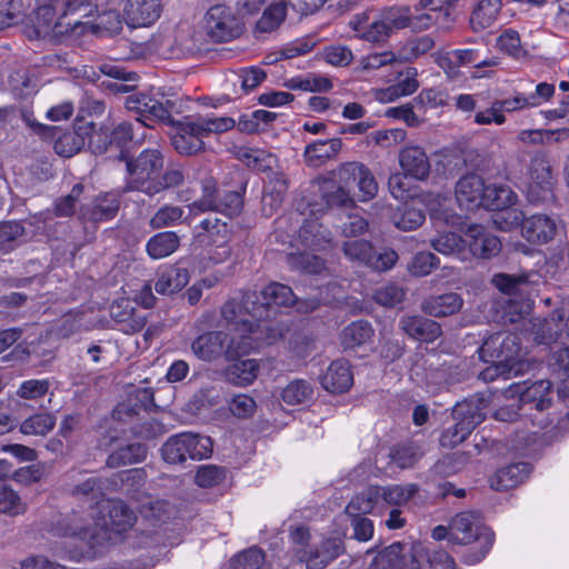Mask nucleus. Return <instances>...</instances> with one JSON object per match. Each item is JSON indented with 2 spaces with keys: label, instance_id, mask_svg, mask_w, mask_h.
<instances>
[{
  "label": "nucleus",
  "instance_id": "1",
  "mask_svg": "<svg viewBox=\"0 0 569 569\" xmlns=\"http://www.w3.org/2000/svg\"><path fill=\"white\" fill-rule=\"evenodd\" d=\"M233 325L238 331V337H229V333L223 331H209L197 337L192 345L191 350L193 355L203 361H214L221 356L232 359L240 355H246L251 350L258 349L264 345H272L282 338V329L273 328L269 323H264V329L268 331L262 336L261 326L258 325L257 329L243 327L242 325Z\"/></svg>",
  "mask_w": 569,
  "mask_h": 569
},
{
  "label": "nucleus",
  "instance_id": "2",
  "mask_svg": "<svg viewBox=\"0 0 569 569\" xmlns=\"http://www.w3.org/2000/svg\"><path fill=\"white\" fill-rule=\"evenodd\" d=\"M261 301L258 302V297L246 295L242 305L236 301H228L221 310V315L227 322L234 325H242L243 327L252 326L257 329L258 325L261 326L262 336L268 331L264 329V323L271 325L273 328H281L282 335L284 333V326L279 321L269 320L271 309L273 307H287L295 302L296 297L290 287L272 282L264 287L260 293Z\"/></svg>",
  "mask_w": 569,
  "mask_h": 569
},
{
  "label": "nucleus",
  "instance_id": "3",
  "mask_svg": "<svg viewBox=\"0 0 569 569\" xmlns=\"http://www.w3.org/2000/svg\"><path fill=\"white\" fill-rule=\"evenodd\" d=\"M99 505L102 511L108 512V516L93 519L92 523H84V519L78 515L66 517L52 526L53 536L93 540L99 538L101 532L120 533L133 525L136 518L122 501L101 500Z\"/></svg>",
  "mask_w": 569,
  "mask_h": 569
},
{
  "label": "nucleus",
  "instance_id": "4",
  "mask_svg": "<svg viewBox=\"0 0 569 569\" xmlns=\"http://www.w3.org/2000/svg\"><path fill=\"white\" fill-rule=\"evenodd\" d=\"M409 20L408 7H389L376 14L369 10L356 13L348 24L357 39L370 43H383L393 32L407 28Z\"/></svg>",
  "mask_w": 569,
  "mask_h": 569
},
{
  "label": "nucleus",
  "instance_id": "5",
  "mask_svg": "<svg viewBox=\"0 0 569 569\" xmlns=\"http://www.w3.org/2000/svg\"><path fill=\"white\" fill-rule=\"evenodd\" d=\"M449 540L457 545H476L475 553H467L463 558L468 565L481 561L493 543V533L487 528L477 512L465 511L458 513L449 526Z\"/></svg>",
  "mask_w": 569,
  "mask_h": 569
},
{
  "label": "nucleus",
  "instance_id": "6",
  "mask_svg": "<svg viewBox=\"0 0 569 569\" xmlns=\"http://www.w3.org/2000/svg\"><path fill=\"white\" fill-rule=\"evenodd\" d=\"M164 157L159 149H146L127 161V189L147 194L159 192V177L163 171Z\"/></svg>",
  "mask_w": 569,
  "mask_h": 569
},
{
  "label": "nucleus",
  "instance_id": "7",
  "mask_svg": "<svg viewBox=\"0 0 569 569\" xmlns=\"http://www.w3.org/2000/svg\"><path fill=\"white\" fill-rule=\"evenodd\" d=\"M290 536L296 546L293 557L307 569H323L343 551L342 541L336 537L307 547L310 535L305 527L295 528Z\"/></svg>",
  "mask_w": 569,
  "mask_h": 569
},
{
  "label": "nucleus",
  "instance_id": "8",
  "mask_svg": "<svg viewBox=\"0 0 569 569\" xmlns=\"http://www.w3.org/2000/svg\"><path fill=\"white\" fill-rule=\"evenodd\" d=\"M485 407L486 402L481 398H471L457 403L452 411L457 422L443 431L440 438L441 446L453 448L465 441L472 430L485 420Z\"/></svg>",
  "mask_w": 569,
  "mask_h": 569
},
{
  "label": "nucleus",
  "instance_id": "9",
  "mask_svg": "<svg viewBox=\"0 0 569 569\" xmlns=\"http://www.w3.org/2000/svg\"><path fill=\"white\" fill-rule=\"evenodd\" d=\"M166 462L176 465L187 459H206L212 453V441L207 436L182 432L170 437L161 448Z\"/></svg>",
  "mask_w": 569,
  "mask_h": 569
},
{
  "label": "nucleus",
  "instance_id": "10",
  "mask_svg": "<svg viewBox=\"0 0 569 569\" xmlns=\"http://www.w3.org/2000/svg\"><path fill=\"white\" fill-rule=\"evenodd\" d=\"M331 176L333 180L349 189L355 199L359 201H369L378 192V183L372 172L361 162L342 163L331 170Z\"/></svg>",
  "mask_w": 569,
  "mask_h": 569
},
{
  "label": "nucleus",
  "instance_id": "11",
  "mask_svg": "<svg viewBox=\"0 0 569 569\" xmlns=\"http://www.w3.org/2000/svg\"><path fill=\"white\" fill-rule=\"evenodd\" d=\"M202 231L197 233V240L201 244L209 247L208 257L213 263H222L231 256L229 241L231 231L226 221H220L217 217H208L201 221Z\"/></svg>",
  "mask_w": 569,
  "mask_h": 569
},
{
  "label": "nucleus",
  "instance_id": "12",
  "mask_svg": "<svg viewBox=\"0 0 569 569\" xmlns=\"http://www.w3.org/2000/svg\"><path fill=\"white\" fill-rule=\"evenodd\" d=\"M203 29L212 42H227L241 34L242 22L232 9L217 4L206 12Z\"/></svg>",
  "mask_w": 569,
  "mask_h": 569
},
{
  "label": "nucleus",
  "instance_id": "13",
  "mask_svg": "<svg viewBox=\"0 0 569 569\" xmlns=\"http://www.w3.org/2000/svg\"><path fill=\"white\" fill-rule=\"evenodd\" d=\"M342 249L349 260L380 272L391 269L399 258L393 249H383L376 253L372 244L362 239L345 241Z\"/></svg>",
  "mask_w": 569,
  "mask_h": 569
},
{
  "label": "nucleus",
  "instance_id": "14",
  "mask_svg": "<svg viewBox=\"0 0 569 569\" xmlns=\"http://www.w3.org/2000/svg\"><path fill=\"white\" fill-rule=\"evenodd\" d=\"M423 542L412 545L392 543L380 551L371 563V569H421L420 558Z\"/></svg>",
  "mask_w": 569,
  "mask_h": 569
},
{
  "label": "nucleus",
  "instance_id": "15",
  "mask_svg": "<svg viewBox=\"0 0 569 569\" xmlns=\"http://www.w3.org/2000/svg\"><path fill=\"white\" fill-rule=\"evenodd\" d=\"M555 179L548 157L536 153L529 164L526 192L530 202H540L552 197Z\"/></svg>",
  "mask_w": 569,
  "mask_h": 569
},
{
  "label": "nucleus",
  "instance_id": "16",
  "mask_svg": "<svg viewBox=\"0 0 569 569\" xmlns=\"http://www.w3.org/2000/svg\"><path fill=\"white\" fill-rule=\"evenodd\" d=\"M202 191V198L190 206L191 211L212 210L221 212L229 218L236 217L241 212L243 202L239 192L228 191L223 196L219 194V199H216V184L211 180L203 183Z\"/></svg>",
  "mask_w": 569,
  "mask_h": 569
},
{
  "label": "nucleus",
  "instance_id": "17",
  "mask_svg": "<svg viewBox=\"0 0 569 569\" xmlns=\"http://www.w3.org/2000/svg\"><path fill=\"white\" fill-rule=\"evenodd\" d=\"M479 355L482 359L489 357L508 365L517 361H527L520 348V340L517 335L496 333L488 338L479 348Z\"/></svg>",
  "mask_w": 569,
  "mask_h": 569
},
{
  "label": "nucleus",
  "instance_id": "18",
  "mask_svg": "<svg viewBox=\"0 0 569 569\" xmlns=\"http://www.w3.org/2000/svg\"><path fill=\"white\" fill-rule=\"evenodd\" d=\"M203 133L197 117H187L172 123L171 143L184 156H191L204 150Z\"/></svg>",
  "mask_w": 569,
  "mask_h": 569
},
{
  "label": "nucleus",
  "instance_id": "19",
  "mask_svg": "<svg viewBox=\"0 0 569 569\" xmlns=\"http://www.w3.org/2000/svg\"><path fill=\"white\" fill-rule=\"evenodd\" d=\"M465 248L479 259H491L501 251L500 239L487 227L478 223L470 224L465 230Z\"/></svg>",
  "mask_w": 569,
  "mask_h": 569
},
{
  "label": "nucleus",
  "instance_id": "20",
  "mask_svg": "<svg viewBox=\"0 0 569 569\" xmlns=\"http://www.w3.org/2000/svg\"><path fill=\"white\" fill-rule=\"evenodd\" d=\"M551 382L549 380H539L530 386L517 383L510 387L512 396L519 397V402L523 408H535L543 411L551 406Z\"/></svg>",
  "mask_w": 569,
  "mask_h": 569
},
{
  "label": "nucleus",
  "instance_id": "21",
  "mask_svg": "<svg viewBox=\"0 0 569 569\" xmlns=\"http://www.w3.org/2000/svg\"><path fill=\"white\" fill-rule=\"evenodd\" d=\"M487 184L478 174L462 177L456 186V199L461 208L473 210L485 207Z\"/></svg>",
  "mask_w": 569,
  "mask_h": 569
},
{
  "label": "nucleus",
  "instance_id": "22",
  "mask_svg": "<svg viewBox=\"0 0 569 569\" xmlns=\"http://www.w3.org/2000/svg\"><path fill=\"white\" fill-rule=\"evenodd\" d=\"M162 0H128L124 18L131 28L152 26L161 16Z\"/></svg>",
  "mask_w": 569,
  "mask_h": 569
},
{
  "label": "nucleus",
  "instance_id": "23",
  "mask_svg": "<svg viewBox=\"0 0 569 569\" xmlns=\"http://www.w3.org/2000/svg\"><path fill=\"white\" fill-rule=\"evenodd\" d=\"M557 224L553 218L536 213L526 218L521 228L522 237L530 243L545 244L553 239Z\"/></svg>",
  "mask_w": 569,
  "mask_h": 569
},
{
  "label": "nucleus",
  "instance_id": "24",
  "mask_svg": "<svg viewBox=\"0 0 569 569\" xmlns=\"http://www.w3.org/2000/svg\"><path fill=\"white\" fill-rule=\"evenodd\" d=\"M417 76L416 68H406L398 73L397 83L386 89L376 90L375 98L380 102L388 103L400 97L412 94L419 88Z\"/></svg>",
  "mask_w": 569,
  "mask_h": 569
},
{
  "label": "nucleus",
  "instance_id": "25",
  "mask_svg": "<svg viewBox=\"0 0 569 569\" xmlns=\"http://www.w3.org/2000/svg\"><path fill=\"white\" fill-rule=\"evenodd\" d=\"M320 383L329 392L342 393L350 389L353 376L346 360H336L329 365L320 378Z\"/></svg>",
  "mask_w": 569,
  "mask_h": 569
},
{
  "label": "nucleus",
  "instance_id": "26",
  "mask_svg": "<svg viewBox=\"0 0 569 569\" xmlns=\"http://www.w3.org/2000/svg\"><path fill=\"white\" fill-rule=\"evenodd\" d=\"M399 163L403 172L416 180H425L430 172V162L420 147L412 146L401 150Z\"/></svg>",
  "mask_w": 569,
  "mask_h": 569
},
{
  "label": "nucleus",
  "instance_id": "27",
  "mask_svg": "<svg viewBox=\"0 0 569 569\" xmlns=\"http://www.w3.org/2000/svg\"><path fill=\"white\" fill-rule=\"evenodd\" d=\"M126 108L136 111L144 119L166 122L170 119L169 109L160 101L144 94L136 93L126 99Z\"/></svg>",
  "mask_w": 569,
  "mask_h": 569
},
{
  "label": "nucleus",
  "instance_id": "28",
  "mask_svg": "<svg viewBox=\"0 0 569 569\" xmlns=\"http://www.w3.org/2000/svg\"><path fill=\"white\" fill-rule=\"evenodd\" d=\"M321 197L329 208H350L355 203V197L342 183L333 180L331 171L327 178L319 180Z\"/></svg>",
  "mask_w": 569,
  "mask_h": 569
},
{
  "label": "nucleus",
  "instance_id": "29",
  "mask_svg": "<svg viewBox=\"0 0 569 569\" xmlns=\"http://www.w3.org/2000/svg\"><path fill=\"white\" fill-rule=\"evenodd\" d=\"M340 139L316 140L307 144L303 158L309 167L318 168L325 164L329 159L336 157L341 150Z\"/></svg>",
  "mask_w": 569,
  "mask_h": 569
},
{
  "label": "nucleus",
  "instance_id": "30",
  "mask_svg": "<svg viewBox=\"0 0 569 569\" xmlns=\"http://www.w3.org/2000/svg\"><path fill=\"white\" fill-rule=\"evenodd\" d=\"M400 326L409 337L426 342H432L441 335V328L436 321L418 316L402 318Z\"/></svg>",
  "mask_w": 569,
  "mask_h": 569
},
{
  "label": "nucleus",
  "instance_id": "31",
  "mask_svg": "<svg viewBox=\"0 0 569 569\" xmlns=\"http://www.w3.org/2000/svg\"><path fill=\"white\" fill-rule=\"evenodd\" d=\"M300 243L312 250H325L330 247L331 233L318 221V218L306 219L299 230Z\"/></svg>",
  "mask_w": 569,
  "mask_h": 569
},
{
  "label": "nucleus",
  "instance_id": "32",
  "mask_svg": "<svg viewBox=\"0 0 569 569\" xmlns=\"http://www.w3.org/2000/svg\"><path fill=\"white\" fill-rule=\"evenodd\" d=\"M527 462H518L499 469L491 478L490 486L495 490H508L521 483L530 473Z\"/></svg>",
  "mask_w": 569,
  "mask_h": 569
},
{
  "label": "nucleus",
  "instance_id": "33",
  "mask_svg": "<svg viewBox=\"0 0 569 569\" xmlns=\"http://www.w3.org/2000/svg\"><path fill=\"white\" fill-rule=\"evenodd\" d=\"M78 24V20L68 21L66 27L62 21H56L54 10L49 6H43L38 9L34 22L37 33L42 37L61 36L68 32L69 27H77Z\"/></svg>",
  "mask_w": 569,
  "mask_h": 569
},
{
  "label": "nucleus",
  "instance_id": "34",
  "mask_svg": "<svg viewBox=\"0 0 569 569\" xmlns=\"http://www.w3.org/2000/svg\"><path fill=\"white\" fill-rule=\"evenodd\" d=\"M119 204L116 198L104 196L97 198L91 203L82 204L79 211L80 218L87 221H104L113 218Z\"/></svg>",
  "mask_w": 569,
  "mask_h": 569
},
{
  "label": "nucleus",
  "instance_id": "35",
  "mask_svg": "<svg viewBox=\"0 0 569 569\" xmlns=\"http://www.w3.org/2000/svg\"><path fill=\"white\" fill-rule=\"evenodd\" d=\"M189 282V272L184 268L169 267L161 270L154 283V290L160 295H172Z\"/></svg>",
  "mask_w": 569,
  "mask_h": 569
},
{
  "label": "nucleus",
  "instance_id": "36",
  "mask_svg": "<svg viewBox=\"0 0 569 569\" xmlns=\"http://www.w3.org/2000/svg\"><path fill=\"white\" fill-rule=\"evenodd\" d=\"M448 64L453 66H473L475 68L495 67L499 63L498 58L479 59L478 51L475 49H457L448 53V57L439 59L441 68L446 69Z\"/></svg>",
  "mask_w": 569,
  "mask_h": 569
},
{
  "label": "nucleus",
  "instance_id": "37",
  "mask_svg": "<svg viewBox=\"0 0 569 569\" xmlns=\"http://www.w3.org/2000/svg\"><path fill=\"white\" fill-rule=\"evenodd\" d=\"M462 305V298L458 293L450 292L427 299L422 310L432 317H447L459 311Z\"/></svg>",
  "mask_w": 569,
  "mask_h": 569
},
{
  "label": "nucleus",
  "instance_id": "38",
  "mask_svg": "<svg viewBox=\"0 0 569 569\" xmlns=\"http://www.w3.org/2000/svg\"><path fill=\"white\" fill-rule=\"evenodd\" d=\"M380 505V486H370L350 500L346 507V513L347 516L367 515Z\"/></svg>",
  "mask_w": 569,
  "mask_h": 569
},
{
  "label": "nucleus",
  "instance_id": "39",
  "mask_svg": "<svg viewBox=\"0 0 569 569\" xmlns=\"http://www.w3.org/2000/svg\"><path fill=\"white\" fill-rule=\"evenodd\" d=\"M259 362L256 359L238 360L226 370L227 380L239 387L251 385L258 377Z\"/></svg>",
  "mask_w": 569,
  "mask_h": 569
},
{
  "label": "nucleus",
  "instance_id": "40",
  "mask_svg": "<svg viewBox=\"0 0 569 569\" xmlns=\"http://www.w3.org/2000/svg\"><path fill=\"white\" fill-rule=\"evenodd\" d=\"M486 362H491L490 366H488L481 373V378L485 381H492L499 377L503 379H510L512 377L519 376L525 373L529 367L530 363L528 361H517L513 365H508L502 361H498L497 359H490L489 357H486L483 359Z\"/></svg>",
  "mask_w": 569,
  "mask_h": 569
},
{
  "label": "nucleus",
  "instance_id": "41",
  "mask_svg": "<svg viewBox=\"0 0 569 569\" xmlns=\"http://www.w3.org/2000/svg\"><path fill=\"white\" fill-rule=\"evenodd\" d=\"M180 239L176 232L163 231L151 237L146 250L152 259H162L172 254L179 248Z\"/></svg>",
  "mask_w": 569,
  "mask_h": 569
},
{
  "label": "nucleus",
  "instance_id": "42",
  "mask_svg": "<svg viewBox=\"0 0 569 569\" xmlns=\"http://www.w3.org/2000/svg\"><path fill=\"white\" fill-rule=\"evenodd\" d=\"M287 16V6L283 1L270 3L264 8L261 17L256 22V33H270L277 30L284 21Z\"/></svg>",
  "mask_w": 569,
  "mask_h": 569
},
{
  "label": "nucleus",
  "instance_id": "43",
  "mask_svg": "<svg viewBox=\"0 0 569 569\" xmlns=\"http://www.w3.org/2000/svg\"><path fill=\"white\" fill-rule=\"evenodd\" d=\"M373 337V329L367 321H355L347 326L340 335L341 345L347 348H356L365 345Z\"/></svg>",
  "mask_w": 569,
  "mask_h": 569
},
{
  "label": "nucleus",
  "instance_id": "44",
  "mask_svg": "<svg viewBox=\"0 0 569 569\" xmlns=\"http://www.w3.org/2000/svg\"><path fill=\"white\" fill-rule=\"evenodd\" d=\"M501 6V0H480L470 18L473 29L490 27L497 20Z\"/></svg>",
  "mask_w": 569,
  "mask_h": 569
},
{
  "label": "nucleus",
  "instance_id": "45",
  "mask_svg": "<svg viewBox=\"0 0 569 569\" xmlns=\"http://www.w3.org/2000/svg\"><path fill=\"white\" fill-rule=\"evenodd\" d=\"M422 202L427 207L431 219L442 220L447 224H456L459 219L449 210L451 199L441 194L428 193L422 197Z\"/></svg>",
  "mask_w": 569,
  "mask_h": 569
},
{
  "label": "nucleus",
  "instance_id": "46",
  "mask_svg": "<svg viewBox=\"0 0 569 569\" xmlns=\"http://www.w3.org/2000/svg\"><path fill=\"white\" fill-rule=\"evenodd\" d=\"M146 457V446L141 443H129L113 451L109 456L107 463L112 468H118L120 466L141 462Z\"/></svg>",
  "mask_w": 569,
  "mask_h": 569
},
{
  "label": "nucleus",
  "instance_id": "47",
  "mask_svg": "<svg viewBox=\"0 0 569 569\" xmlns=\"http://www.w3.org/2000/svg\"><path fill=\"white\" fill-rule=\"evenodd\" d=\"M417 490L418 487L413 483L380 486L381 503L392 507L405 506L416 495Z\"/></svg>",
  "mask_w": 569,
  "mask_h": 569
},
{
  "label": "nucleus",
  "instance_id": "48",
  "mask_svg": "<svg viewBox=\"0 0 569 569\" xmlns=\"http://www.w3.org/2000/svg\"><path fill=\"white\" fill-rule=\"evenodd\" d=\"M517 200V194L509 186L488 184L485 208L500 210L511 207Z\"/></svg>",
  "mask_w": 569,
  "mask_h": 569
},
{
  "label": "nucleus",
  "instance_id": "49",
  "mask_svg": "<svg viewBox=\"0 0 569 569\" xmlns=\"http://www.w3.org/2000/svg\"><path fill=\"white\" fill-rule=\"evenodd\" d=\"M421 569H456L453 559L432 542L423 543Z\"/></svg>",
  "mask_w": 569,
  "mask_h": 569
},
{
  "label": "nucleus",
  "instance_id": "50",
  "mask_svg": "<svg viewBox=\"0 0 569 569\" xmlns=\"http://www.w3.org/2000/svg\"><path fill=\"white\" fill-rule=\"evenodd\" d=\"M281 397L287 405H303L312 399L313 388L309 381L296 379L283 388Z\"/></svg>",
  "mask_w": 569,
  "mask_h": 569
},
{
  "label": "nucleus",
  "instance_id": "51",
  "mask_svg": "<svg viewBox=\"0 0 569 569\" xmlns=\"http://www.w3.org/2000/svg\"><path fill=\"white\" fill-rule=\"evenodd\" d=\"M397 61L398 58L392 51L370 52L360 58L356 70L362 73H370L383 67L391 66Z\"/></svg>",
  "mask_w": 569,
  "mask_h": 569
},
{
  "label": "nucleus",
  "instance_id": "52",
  "mask_svg": "<svg viewBox=\"0 0 569 569\" xmlns=\"http://www.w3.org/2000/svg\"><path fill=\"white\" fill-rule=\"evenodd\" d=\"M287 262L291 269L306 273L320 274L325 269V262L317 256L307 252L290 253L287 256Z\"/></svg>",
  "mask_w": 569,
  "mask_h": 569
},
{
  "label": "nucleus",
  "instance_id": "53",
  "mask_svg": "<svg viewBox=\"0 0 569 569\" xmlns=\"http://www.w3.org/2000/svg\"><path fill=\"white\" fill-rule=\"evenodd\" d=\"M56 419L50 413H37L27 418L20 425V431L24 435L44 436L53 429Z\"/></svg>",
  "mask_w": 569,
  "mask_h": 569
},
{
  "label": "nucleus",
  "instance_id": "54",
  "mask_svg": "<svg viewBox=\"0 0 569 569\" xmlns=\"http://www.w3.org/2000/svg\"><path fill=\"white\" fill-rule=\"evenodd\" d=\"M86 144V138L77 131H69L61 134L54 141V151L61 157H72L79 152Z\"/></svg>",
  "mask_w": 569,
  "mask_h": 569
},
{
  "label": "nucleus",
  "instance_id": "55",
  "mask_svg": "<svg viewBox=\"0 0 569 569\" xmlns=\"http://www.w3.org/2000/svg\"><path fill=\"white\" fill-rule=\"evenodd\" d=\"M431 246L436 251L446 256L462 254L465 251V236L460 237L453 232L440 233L431 241Z\"/></svg>",
  "mask_w": 569,
  "mask_h": 569
},
{
  "label": "nucleus",
  "instance_id": "56",
  "mask_svg": "<svg viewBox=\"0 0 569 569\" xmlns=\"http://www.w3.org/2000/svg\"><path fill=\"white\" fill-rule=\"evenodd\" d=\"M496 211L492 221L497 229L501 231H511L526 221L525 213L512 206Z\"/></svg>",
  "mask_w": 569,
  "mask_h": 569
},
{
  "label": "nucleus",
  "instance_id": "57",
  "mask_svg": "<svg viewBox=\"0 0 569 569\" xmlns=\"http://www.w3.org/2000/svg\"><path fill=\"white\" fill-rule=\"evenodd\" d=\"M392 219L398 229L410 231L420 227L426 217L421 209L406 206L395 213Z\"/></svg>",
  "mask_w": 569,
  "mask_h": 569
},
{
  "label": "nucleus",
  "instance_id": "58",
  "mask_svg": "<svg viewBox=\"0 0 569 569\" xmlns=\"http://www.w3.org/2000/svg\"><path fill=\"white\" fill-rule=\"evenodd\" d=\"M529 278V274L511 276L499 273L492 278V283L503 293H522L525 291L523 287L530 282Z\"/></svg>",
  "mask_w": 569,
  "mask_h": 569
},
{
  "label": "nucleus",
  "instance_id": "59",
  "mask_svg": "<svg viewBox=\"0 0 569 569\" xmlns=\"http://www.w3.org/2000/svg\"><path fill=\"white\" fill-rule=\"evenodd\" d=\"M197 120L204 138L211 133L227 132L236 126V121L230 117L198 116Z\"/></svg>",
  "mask_w": 569,
  "mask_h": 569
},
{
  "label": "nucleus",
  "instance_id": "60",
  "mask_svg": "<svg viewBox=\"0 0 569 569\" xmlns=\"http://www.w3.org/2000/svg\"><path fill=\"white\" fill-rule=\"evenodd\" d=\"M560 141L569 138V128L557 130H522L518 134V139L522 142L542 143L545 139Z\"/></svg>",
  "mask_w": 569,
  "mask_h": 569
},
{
  "label": "nucleus",
  "instance_id": "61",
  "mask_svg": "<svg viewBox=\"0 0 569 569\" xmlns=\"http://www.w3.org/2000/svg\"><path fill=\"white\" fill-rule=\"evenodd\" d=\"M183 209L178 206H163L150 219L153 229L170 227L182 219Z\"/></svg>",
  "mask_w": 569,
  "mask_h": 569
},
{
  "label": "nucleus",
  "instance_id": "62",
  "mask_svg": "<svg viewBox=\"0 0 569 569\" xmlns=\"http://www.w3.org/2000/svg\"><path fill=\"white\" fill-rule=\"evenodd\" d=\"M323 60L335 67H347L353 60L352 50L342 44H332L323 49Z\"/></svg>",
  "mask_w": 569,
  "mask_h": 569
},
{
  "label": "nucleus",
  "instance_id": "63",
  "mask_svg": "<svg viewBox=\"0 0 569 569\" xmlns=\"http://www.w3.org/2000/svg\"><path fill=\"white\" fill-rule=\"evenodd\" d=\"M224 478L226 470L223 468L206 465L198 469L194 481L201 488H211L222 482Z\"/></svg>",
  "mask_w": 569,
  "mask_h": 569
},
{
  "label": "nucleus",
  "instance_id": "64",
  "mask_svg": "<svg viewBox=\"0 0 569 569\" xmlns=\"http://www.w3.org/2000/svg\"><path fill=\"white\" fill-rule=\"evenodd\" d=\"M439 260L431 252H419L417 253L411 262L408 264V271L416 277H423L437 267Z\"/></svg>",
  "mask_w": 569,
  "mask_h": 569
}]
</instances>
